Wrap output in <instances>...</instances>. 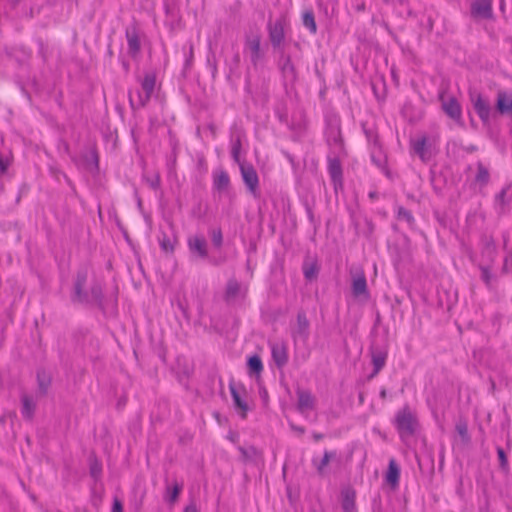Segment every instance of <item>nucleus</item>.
<instances>
[{
	"label": "nucleus",
	"mask_w": 512,
	"mask_h": 512,
	"mask_svg": "<svg viewBox=\"0 0 512 512\" xmlns=\"http://www.w3.org/2000/svg\"><path fill=\"white\" fill-rule=\"evenodd\" d=\"M87 277L86 269H81L77 272L70 296L71 302L74 304L95 305L103 309L104 295L102 285L100 282L95 281L89 290H86Z\"/></svg>",
	"instance_id": "f257e3e1"
},
{
	"label": "nucleus",
	"mask_w": 512,
	"mask_h": 512,
	"mask_svg": "<svg viewBox=\"0 0 512 512\" xmlns=\"http://www.w3.org/2000/svg\"><path fill=\"white\" fill-rule=\"evenodd\" d=\"M141 90H136L134 98L133 92L129 91V104L133 111L144 108L151 99V96L156 86V75L154 72H149L139 79Z\"/></svg>",
	"instance_id": "f03ea898"
},
{
	"label": "nucleus",
	"mask_w": 512,
	"mask_h": 512,
	"mask_svg": "<svg viewBox=\"0 0 512 512\" xmlns=\"http://www.w3.org/2000/svg\"><path fill=\"white\" fill-rule=\"evenodd\" d=\"M394 422L401 438L414 435L418 428L417 417L408 405L397 412Z\"/></svg>",
	"instance_id": "7ed1b4c3"
},
{
	"label": "nucleus",
	"mask_w": 512,
	"mask_h": 512,
	"mask_svg": "<svg viewBox=\"0 0 512 512\" xmlns=\"http://www.w3.org/2000/svg\"><path fill=\"white\" fill-rule=\"evenodd\" d=\"M248 293V287L241 284L236 278L228 279L223 294V300L227 305H234L239 301H243Z\"/></svg>",
	"instance_id": "20e7f679"
},
{
	"label": "nucleus",
	"mask_w": 512,
	"mask_h": 512,
	"mask_svg": "<svg viewBox=\"0 0 512 512\" xmlns=\"http://www.w3.org/2000/svg\"><path fill=\"white\" fill-rule=\"evenodd\" d=\"M310 336V321L304 310H299L296 316V322L291 326V337L294 343L301 342L306 344Z\"/></svg>",
	"instance_id": "39448f33"
},
{
	"label": "nucleus",
	"mask_w": 512,
	"mask_h": 512,
	"mask_svg": "<svg viewBox=\"0 0 512 512\" xmlns=\"http://www.w3.org/2000/svg\"><path fill=\"white\" fill-rule=\"evenodd\" d=\"M229 390L232 396L234 408L239 413L242 419L247 417L249 406L244 399L247 395L246 388L243 384H235L233 380L229 382Z\"/></svg>",
	"instance_id": "423d86ee"
},
{
	"label": "nucleus",
	"mask_w": 512,
	"mask_h": 512,
	"mask_svg": "<svg viewBox=\"0 0 512 512\" xmlns=\"http://www.w3.org/2000/svg\"><path fill=\"white\" fill-rule=\"evenodd\" d=\"M470 100L478 117L484 124H487L491 116L490 102L478 92H471Z\"/></svg>",
	"instance_id": "0eeeda50"
},
{
	"label": "nucleus",
	"mask_w": 512,
	"mask_h": 512,
	"mask_svg": "<svg viewBox=\"0 0 512 512\" xmlns=\"http://www.w3.org/2000/svg\"><path fill=\"white\" fill-rule=\"evenodd\" d=\"M187 246L193 258L206 259L208 257V244L204 236H190L187 239Z\"/></svg>",
	"instance_id": "6e6552de"
},
{
	"label": "nucleus",
	"mask_w": 512,
	"mask_h": 512,
	"mask_svg": "<svg viewBox=\"0 0 512 512\" xmlns=\"http://www.w3.org/2000/svg\"><path fill=\"white\" fill-rule=\"evenodd\" d=\"M240 171L242 179L251 193H255L259 186L258 174L253 165L248 163H240Z\"/></svg>",
	"instance_id": "1a4fd4ad"
},
{
	"label": "nucleus",
	"mask_w": 512,
	"mask_h": 512,
	"mask_svg": "<svg viewBox=\"0 0 512 512\" xmlns=\"http://www.w3.org/2000/svg\"><path fill=\"white\" fill-rule=\"evenodd\" d=\"M271 355L275 365L283 368L288 363V348L285 341L270 343Z\"/></svg>",
	"instance_id": "9d476101"
},
{
	"label": "nucleus",
	"mask_w": 512,
	"mask_h": 512,
	"mask_svg": "<svg viewBox=\"0 0 512 512\" xmlns=\"http://www.w3.org/2000/svg\"><path fill=\"white\" fill-rule=\"evenodd\" d=\"M473 18L490 19L493 16L491 0H475L471 4Z\"/></svg>",
	"instance_id": "9b49d317"
},
{
	"label": "nucleus",
	"mask_w": 512,
	"mask_h": 512,
	"mask_svg": "<svg viewBox=\"0 0 512 512\" xmlns=\"http://www.w3.org/2000/svg\"><path fill=\"white\" fill-rule=\"evenodd\" d=\"M351 290L353 296L356 298L361 296H364L366 299L369 298L367 280L363 271L356 272L352 276Z\"/></svg>",
	"instance_id": "f8f14e48"
},
{
	"label": "nucleus",
	"mask_w": 512,
	"mask_h": 512,
	"mask_svg": "<svg viewBox=\"0 0 512 512\" xmlns=\"http://www.w3.org/2000/svg\"><path fill=\"white\" fill-rule=\"evenodd\" d=\"M371 360L373 364V371L368 376L369 379L374 378L385 366L387 360V351L382 348L372 347L371 348Z\"/></svg>",
	"instance_id": "ddd939ff"
},
{
	"label": "nucleus",
	"mask_w": 512,
	"mask_h": 512,
	"mask_svg": "<svg viewBox=\"0 0 512 512\" xmlns=\"http://www.w3.org/2000/svg\"><path fill=\"white\" fill-rule=\"evenodd\" d=\"M125 36L128 44V54L131 57H136L141 50L140 37L137 27L131 26L126 28Z\"/></svg>",
	"instance_id": "4468645a"
},
{
	"label": "nucleus",
	"mask_w": 512,
	"mask_h": 512,
	"mask_svg": "<svg viewBox=\"0 0 512 512\" xmlns=\"http://www.w3.org/2000/svg\"><path fill=\"white\" fill-rule=\"evenodd\" d=\"M297 394V410L300 413H304L307 410H313L315 408L316 399L309 390L298 388Z\"/></svg>",
	"instance_id": "2eb2a0df"
},
{
	"label": "nucleus",
	"mask_w": 512,
	"mask_h": 512,
	"mask_svg": "<svg viewBox=\"0 0 512 512\" xmlns=\"http://www.w3.org/2000/svg\"><path fill=\"white\" fill-rule=\"evenodd\" d=\"M496 110L501 115L512 117V93L500 90L497 93Z\"/></svg>",
	"instance_id": "dca6fc26"
},
{
	"label": "nucleus",
	"mask_w": 512,
	"mask_h": 512,
	"mask_svg": "<svg viewBox=\"0 0 512 512\" xmlns=\"http://www.w3.org/2000/svg\"><path fill=\"white\" fill-rule=\"evenodd\" d=\"M261 37L259 34H251L246 37L245 45L250 51V59L254 66H256L261 58Z\"/></svg>",
	"instance_id": "f3484780"
},
{
	"label": "nucleus",
	"mask_w": 512,
	"mask_h": 512,
	"mask_svg": "<svg viewBox=\"0 0 512 512\" xmlns=\"http://www.w3.org/2000/svg\"><path fill=\"white\" fill-rule=\"evenodd\" d=\"M280 70L286 80L290 81L291 83H295L297 81V70L289 55L281 57Z\"/></svg>",
	"instance_id": "a211bd4d"
},
{
	"label": "nucleus",
	"mask_w": 512,
	"mask_h": 512,
	"mask_svg": "<svg viewBox=\"0 0 512 512\" xmlns=\"http://www.w3.org/2000/svg\"><path fill=\"white\" fill-rule=\"evenodd\" d=\"M442 108L451 119L460 122L462 110L459 102L455 97H451L447 101H443Z\"/></svg>",
	"instance_id": "6ab92c4d"
},
{
	"label": "nucleus",
	"mask_w": 512,
	"mask_h": 512,
	"mask_svg": "<svg viewBox=\"0 0 512 512\" xmlns=\"http://www.w3.org/2000/svg\"><path fill=\"white\" fill-rule=\"evenodd\" d=\"M36 410V403L31 395H21V414L25 420L31 421Z\"/></svg>",
	"instance_id": "aec40b11"
},
{
	"label": "nucleus",
	"mask_w": 512,
	"mask_h": 512,
	"mask_svg": "<svg viewBox=\"0 0 512 512\" xmlns=\"http://www.w3.org/2000/svg\"><path fill=\"white\" fill-rule=\"evenodd\" d=\"M355 499V490L351 488H345L341 491V506L344 512H357Z\"/></svg>",
	"instance_id": "412c9836"
},
{
	"label": "nucleus",
	"mask_w": 512,
	"mask_h": 512,
	"mask_svg": "<svg viewBox=\"0 0 512 512\" xmlns=\"http://www.w3.org/2000/svg\"><path fill=\"white\" fill-rule=\"evenodd\" d=\"M269 38L273 47H279L284 40V28L280 21L269 24Z\"/></svg>",
	"instance_id": "4be33fe9"
},
{
	"label": "nucleus",
	"mask_w": 512,
	"mask_h": 512,
	"mask_svg": "<svg viewBox=\"0 0 512 512\" xmlns=\"http://www.w3.org/2000/svg\"><path fill=\"white\" fill-rule=\"evenodd\" d=\"M328 171L330 177L335 185L342 184V166L341 162L338 158H331L328 162Z\"/></svg>",
	"instance_id": "5701e85b"
},
{
	"label": "nucleus",
	"mask_w": 512,
	"mask_h": 512,
	"mask_svg": "<svg viewBox=\"0 0 512 512\" xmlns=\"http://www.w3.org/2000/svg\"><path fill=\"white\" fill-rule=\"evenodd\" d=\"M400 479V468L395 459H390L386 473V481L393 488L397 487Z\"/></svg>",
	"instance_id": "b1692460"
},
{
	"label": "nucleus",
	"mask_w": 512,
	"mask_h": 512,
	"mask_svg": "<svg viewBox=\"0 0 512 512\" xmlns=\"http://www.w3.org/2000/svg\"><path fill=\"white\" fill-rule=\"evenodd\" d=\"M230 178L226 171L221 170L213 176V187L217 191H225L229 188Z\"/></svg>",
	"instance_id": "393cba45"
},
{
	"label": "nucleus",
	"mask_w": 512,
	"mask_h": 512,
	"mask_svg": "<svg viewBox=\"0 0 512 512\" xmlns=\"http://www.w3.org/2000/svg\"><path fill=\"white\" fill-rule=\"evenodd\" d=\"M183 489V484L178 483L175 481L172 486L167 485L165 490L164 499L169 504L173 505L177 500L178 497Z\"/></svg>",
	"instance_id": "a878e982"
},
{
	"label": "nucleus",
	"mask_w": 512,
	"mask_h": 512,
	"mask_svg": "<svg viewBox=\"0 0 512 512\" xmlns=\"http://www.w3.org/2000/svg\"><path fill=\"white\" fill-rule=\"evenodd\" d=\"M248 366V374L250 376L259 377L261 372L263 371V363L261 358L258 355H253L248 358L247 361Z\"/></svg>",
	"instance_id": "bb28decb"
},
{
	"label": "nucleus",
	"mask_w": 512,
	"mask_h": 512,
	"mask_svg": "<svg viewBox=\"0 0 512 512\" xmlns=\"http://www.w3.org/2000/svg\"><path fill=\"white\" fill-rule=\"evenodd\" d=\"M336 456V453L335 452H331V451H325L324 452V455L322 457V459L320 461H318L317 459H313L312 460V463L313 465L315 466L316 470H317V473L320 475V476H323L325 474V469L328 465V463L330 462V460L332 458H334Z\"/></svg>",
	"instance_id": "cd10ccee"
},
{
	"label": "nucleus",
	"mask_w": 512,
	"mask_h": 512,
	"mask_svg": "<svg viewBox=\"0 0 512 512\" xmlns=\"http://www.w3.org/2000/svg\"><path fill=\"white\" fill-rule=\"evenodd\" d=\"M37 383H38L39 392L42 395H45L48 391L50 384H51V376L44 369H38L37 370Z\"/></svg>",
	"instance_id": "c85d7f7f"
},
{
	"label": "nucleus",
	"mask_w": 512,
	"mask_h": 512,
	"mask_svg": "<svg viewBox=\"0 0 512 512\" xmlns=\"http://www.w3.org/2000/svg\"><path fill=\"white\" fill-rule=\"evenodd\" d=\"M490 180V173L488 169L481 163H477V173L475 175V182L479 184L481 187H484L488 184Z\"/></svg>",
	"instance_id": "c756f323"
},
{
	"label": "nucleus",
	"mask_w": 512,
	"mask_h": 512,
	"mask_svg": "<svg viewBox=\"0 0 512 512\" xmlns=\"http://www.w3.org/2000/svg\"><path fill=\"white\" fill-rule=\"evenodd\" d=\"M302 23L312 34H316L317 25L312 10H308L303 13Z\"/></svg>",
	"instance_id": "7c9ffc66"
},
{
	"label": "nucleus",
	"mask_w": 512,
	"mask_h": 512,
	"mask_svg": "<svg viewBox=\"0 0 512 512\" xmlns=\"http://www.w3.org/2000/svg\"><path fill=\"white\" fill-rule=\"evenodd\" d=\"M426 142H427V138L425 136H423L413 142V150L421 158L422 161H427V159H428V157L426 156V149H425Z\"/></svg>",
	"instance_id": "2f4dec72"
},
{
	"label": "nucleus",
	"mask_w": 512,
	"mask_h": 512,
	"mask_svg": "<svg viewBox=\"0 0 512 512\" xmlns=\"http://www.w3.org/2000/svg\"><path fill=\"white\" fill-rule=\"evenodd\" d=\"M241 147H242L241 137H240V135H238L236 138L232 139V146H231V156H232L233 160L238 164L242 163L240 161Z\"/></svg>",
	"instance_id": "473e14b6"
},
{
	"label": "nucleus",
	"mask_w": 512,
	"mask_h": 512,
	"mask_svg": "<svg viewBox=\"0 0 512 512\" xmlns=\"http://www.w3.org/2000/svg\"><path fill=\"white\" fill-rule=\"evenodd\" d=\"M397 218L399 220L406 221L409 226H413L415 223V219L411 213V211L407 210L406 208L400 206L397 209Z\"/></svg>",
	"instance_id": "72a5a7b5"
},
{
	"label": "nucleus",
	"mask_w": 512,
	"mask_h": 512,
	"mask_svg": "<svg viewBox=\"0 0 512 512\" xmlns=\"http://www.w3.org/2000/svg\"><path fill=\"white\" fill-rule=\"evenodd\" d=\"M303 274H304V277L309 281L315 279L318 274L317 264L316 263H310V264L305 263L303 265Z\"/></svg>",
	"instance_id": "f704fd0d"
},
{
	"label": "nucleus",
	"mask_w": 512,
	"mask_h": 512,
	"mask_svg": "<svg viewBox=\"0 0 512 512\" xmlns=\"http://www.w3.org/2000/svg\"><path fill=\"white\" fill-rule=\"evenodd\" d=\"M496 450H497V456H498V460H499V468L504 473H508L509 472V463H508V458H507L506 452L504 451V449L502 447H497Z\"/></svg>",
	"instance_id": "c9c22d12"
},
{
	"label": "nucleus",
	"mask_w": 512,
	"mask_h": 512,
	"mask_svg": "<svg viewBox=\"0 0 512 512\" xmlns=\"http://www.w3.org/2000/svg\"><path fill=\"white\" fill-rule=\"evenodd\" d=\"M482 253L488 258L490 262L494 261L496 255V245L492 239L486 241Z\"/></svg>",
	"instance_id": "e433bc0d"
},
{
	"label": "nucleus",
	"mask_w": 512,
	"mask_h": 512,
	"mask_svg": "<svg viewBox=\"0 0 512 512\" xmlns=\"http://www.w3.org/2000/svg\"><path fill=\"white\" fill-rule=\"evenodd\" d=\"M456 431L458 433V435L461 437L462 441L464 443H468L470 442V435L468 433V426H467V423L465 421H459L457 424H456Z\"/></svg>",
	"instance_id": "4c0bfd02"
},
{
	"label": "nucleus",
	"mask_w": 512,
	"mask_h": 512,
	"mask_svg": "<svg viewBox=\"0 0 512 512\" xmlns=\"http://www.w3.org/2000/svg\"><path fill=\"white\" fill-rule=\"evenodd\" d=\"M161 249L166 253H172L174 251L175 240L169 238L163 233L162 238L159 240Z\"/></svg>",
	"instance_id": "58836bf2"
},
{
	"label": "nucleus",
	"mask_w": 512,
	"mask_h": 512,
	"mask_svg": "<svg viewBox=\"0 0 512 512\" xmlns=\"http://www.w3.org/2000/svg\"><path fill=\"white\" fill-rule=\"evenodd\" d=\"M211 241L214 247L220 248L223 245V234L221 228H215L210 231Z\"/></svg>",
	"instance_id": "ea45409f"
},
{
	"label": "nucleus",
	"mask_w": 512,
	"mask_h": 512,
	"mask_svg": "<svg viewBox=\"0 0 512 512\" xmlns=\"http://www.w3.org/2000/svg\"><path fill=\"white\" fill-rule=\"evenodd\" d=\"M479 268L481 270V279H482V281L486 284V286L488 288H490L491 287V283H492V279L494 277L493 274L490 271V267L486 266V265H480Z\"/></svg>",
	"instance_id": "a19ab883"
},
{
	"label": "nucleus",
	"mask_w": 512,
	"mask_h": 512,
	"mask_svg": "<svg viewBox=\"0 0 512 512\" xmlns=\"http://www.w3.org/2000/svg\"><path fill=\"white\" fill-rule=\"evenodd\" d=\"M506 194H507V189L503 188L495 197V202L499 206L501 213L504 212V210H505Z\"/></svg>",
	"instance_id": "79ce46f5"
},
{
	"label": "nucleus",
	"mask_w": 512,
	"mask_h": 512,
	"mask_svg": "<svg viewBox=\"0 0 512 512\" xmlns=\"http://www.w3.org/2000/svg\"><path fill=\"white\" fill-rule=\"evenodd\" d=\"M9 165H10L9 159L0 156V173L1 174H4L7 171Z\"/></svg>",
	"instance_id": "37998d69"
},
{
	"label": "nucleus",
	"mask_w": 512,
	"mask_h": 512,
	"mask_svg": "<svg viewBox=\"0 0 512 512\" xmlns=\"http://www.w3.org/2000/svg\"><path fill=\"white\" fill-rule=\"evenodd\" d=\"M111 512H123L122 502L118 498L114 499Z\"/></svg>",
	"instance_id": "c03bdc74"
},
{
	"label": "nucleus",
	"mask_w": 512,
	"mask_h": 512,
	"mask_svg": "<svg viewBox=\"0 0 512 512\" xmlns=\"http://www.w3.org/2000/svg\"><path fill=\"white\" fill-rule=\"evenodd\" d=\"M90 473L94 478H97L101 473V467L97 463L92 464L90 467Z\"/></svg>",
	"instance_id": "a18cd8bd"
},
{
	"label": "nucleus",
	"mask_w": 512,
	"mask_h": 512,
	"mask_svg": "<svg viewBox=\"0 0 512 512\" xmlns=\"http://www.w3.org/2000/svg\"><path fill=\"white\" fill-rule=\"evenodd\" d=\"M259 394L263 402L266 404L268 402V392L264 387H261L259 390Z\"/></svg>",
	"instance_id": "49530a36"
},
{
	"label": "nucleus",
	"mask_w": 512,
	"mask_h": 512,
	"mask_svg": "<svg viewBox=\"0 0 512 512\" xmlns=\"http://www.w3.org/2000/svg\"><path fill=\"white\" fill-rule=\"evenodd\" d=\"M184 512H199L197 505L194 502H191L184 508Z\"/></svg>",
	"instance_id": "de8ad7c7"
},
{
	"label": "nucleus",
	"mask_w": 512,
	"mask_h": 512,
	"mask_svg": "<svg viewBox=\"0 0 512 512\" xmlns=\"http://www.w3.org/2000/svg\"><path fill=\"white\" fill-rule=\"evenodd\" d=\"M290 427L292 430L298 432L299 434H304L305 432V428L302 426H296L295 424L291 423Z\"/></svg>",
	"instance_id": "09e8293b"
},
{
	"label": "nucleus",
	"mask_w": 512,
	"mask_h": 512,
	"mask_svg": "<svg viewBox=\"0 0 512 512\" xmlns=\"http://www.w3.org/2000/svg\"><path fill=\"white\" fill-rule=\"evenodd\" d=\"M312 437H313L314 441L318 442L324 438V435L322 433L314 432Z\"/></svg>",
	"instance_id": "8fccbe9b"
},
{
	"label": "nucleus",
	"mask_w": 512,
	"mask_h": 512,
	"mask_svg": "<svg viewBox=\"0 0 512 512\" xmlns=\"http://www.w3.org/2000/svg\"><path fill=\"white\" fill-rule=\"evenodd\" d=\"M508 271H509V268H508V258H505L504 264H503V267H502V272L503 273H508Z\"/></svg>",
	"instance_id": "3c124183"
},
{
	"label": "nucleus",
	"mask_w": 512,
	"mask_h": 512,
	"mask_svg": "<svg viewBox=\"0 0 512 512\" xmlns=\"http://www.w3.org/2000/svg\"><path fill=\"white\" fill-rule=\"evenodd\" d=\"M386 396H387V391H386V389H385V388H382V389H381V391H380V397H381V399H383V400H384V399L386 398Z\"/></svg>",
	"instance_id": "603ef678"
},
{
	"label": "nucleus",
	"mask_w": 512,
	"mask_h": 512,
	"mask_svg": "<svg viewBox=\"0 0 512 512\" xmlns=\"http://www.w3.org/2000/svg\"><path fill=\"white\" fill-rule=\"evenodd\" d=\"M467 152L472 153L477 150V147L474 145H471L465 149Z\"/></svg>",
	"instance_id": "864d4df0"
},
{
	"label": "nucleus",
	"mask_w": 512,
	"mask_h": 512,
	"mask_svg": "<svg viewBox=\"0 0 512 512\" xmlns=\"http://www.w3.org/2000/svg\"><path fill=\"white\" fill-rule=\"evenodd\" d=\"M92 156H93V159H94L95 164H96V166H97V165H98V156H97V153H96V152H93V153H92Z\"/></svg>",
	"instance_id": "5fc2aeb1"
},
{
	"label": "nucleus",
	"mask_w": 512,
	"mask_h": 512,
	"mask_svg": "<svg viewBox=\"0 0 512 512\" xmlns=\"http://www.w3.org/2000/svg\"><path fill=\"white\" fill-rule=\"evenodd\" d=\"M6 417H7V414H3L1 417H0V422L1 423H4L5 420H6Z\"/></svg>",
	"instance_id": "6e6d98bb"
},
{
	"label": "nucleus",
	"mask_w": 512,
	"mask_h": 512,
	"mask_svg": "<svg viewBox=\"0 0 512 512\" xmlns=\"http://www.w3.org/2000/svg\"><path fill=\"white\" fill-rule=\"evenodd\" d=\"M9 1H10V2H11V4H12V5H14V6H15V5H17V4L20 2V0H9Z\"/></svg>",
	"instance_id": "4d7b16f0"
},
{
	"label": "nucleus",
	"mask_w": 512,
	"mask_h": 512,
	"mask_svg": "<svg viewBox=\"0 0 512 512\" xmlns=\"http://www.w3.org/2000/svg\"><path fill=\"white\" fill-rule=\"evenodd\" d=\"M370 198H376V192H370L369 193Z\"/></svg>",
	"instance_id": "13d9d810"
},
{
	"label": "nucleus",
	"mask_w": 512,
	"mask_h": 512,
	"mask_svg": "<svg viewBox=\"0 0 512 512\" xmlns=\"http://www.w3.org/2000/svg\"><path fill=\"white\" fill-rule=\"evenodd\" d=\"M308 215H309L310 220H313V213L310 209L308 210Z\"/></svg>",
	"instance_id": "bf43d9fd"
},
{
	"label": "nucleus",
	"mask_w": 512,
	"mask_h": 512,
	"mask_svg": "<svg viewBox=\"0 0 512 512\" xmlns=\"http://www.w3.org/2000/svg\"><path fill=\"white\" fill-rule=\"evenodd\" d=\"M151 186H152L153 188H156V187L158 186V180H157V181H155V182H152V183H151Z\"/></svg>",
	"instance_id": "052dcab7"
},
{
	"label": "nucleus",
	"mask_w": 512,
	"mask_h": 512,
	"mask_svg": "<svg viewBox=\"0 0 512 512\" xmlns=\"http://www.w3.org/2000/svg\"><path fill=\"white\" fill-rule=\"evenodd\" d=\"M385 174H386L387 177L390 178V171L388 169H385Z\"/></svg>",
	"instance_id": "680f3d73"
},
{
	"label": "nucleus",
	"mask_w": 512,
	"mask_h": 512,
	"mask_svg": "<svg viewBox=\"0 0 512 512\" xmlns=\"http://www.w3.org/2000/svg\"><path fill=\"white\" fill-rule=\"evenodd\" d=\"M235 60H236L237 62H239V55H236V56H235Z\"/></svg>",
	"instance_id": "e2e57ef3"
},
{
	"label": "nucleus",
	"mask_w": 512,
	"mask_h": 512,
	"mask_svg": "<svg viewBox=\"0 0 512 512\" xmlns=\"http://www.w3.org/2000/svg\"><path fill=\"white\" fill-rule=\"evenodd\" d=\"M383 1H384L385 3H389V2H390V0H383Z\"/></svg>",
	"instance_id": "0e129e2a"
}]
</instances>
